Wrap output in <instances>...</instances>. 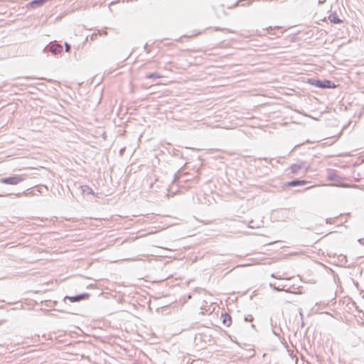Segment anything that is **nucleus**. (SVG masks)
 <instances>
[{
	"label": "nucleus",
	"instance_id": "obj_20",
	"mask_svg": "<svg viewBox=\"0 0 364 364\" xmlns=\"http://www.w3.org/2000/svg\"><path fill=\"white\" fill-rule=\"evenodd\" d=\"M65 50L66 53H70L71 49V46L68 42H65Z\"/></svg>",
	"mask_w": 364,
	"mask_h": 364
},
{
	"label": "nucleus",
	"instance_id": "obj_5",
	"mask_svg": "<svg viewBox=\"0 0 364 364\" xmlns=\"http://www.w3.org/2000/svg\"><path fill=\"white\" fill-rule=\"evenodd\" d=\"M308 183V181L306 180H301L299 178L294 179L291 181L287 182L285 186L287 187H296L299 186H304Z\"/></svg>",
	"mask_w": 364,
	"mask_h": 364
},
{
	"label": "nucleus",
	"instance_id": "obj_25",
	"mask_svg": "<svg viewBox=\"0 0 364 364\" xmlns=\"http://www.w3.org/2000/svg\"><path fill=\"white\" fill-rule=\"evenodd\" d=\"M336 220V218H326V223H332L333 222H334L335 220Z\"/></svg>",
	"mask_w": 364,
	"mask_h": 364
},
{
	"label": "nucleus",
	"instance_id": "obj_15",
	"mask_svg": "<svg viewBox=\"0 0 364 364\" xmlns=\"http://www.w3.org/2000/svg\"><path fill=\"white\" fill-rule=\"evenodd\" d=\"M280 28H281L279 26H274V27L269 26L268 28H266V30L268 31L269 34L272 35V36H277V37H279V35H277L275 33H273L272 31L274 29L279 30Z\"/></svg>",
	"mask_w": 364,
	"mask_h": 364
},
{
	"label": "nucleus",
	"instance_id": "obj_2",
	"mask_svg": "<svg viewBox=\"0 0 364 364\" xmlns=\"http://www.w3.org/2000/svg\"><path fill=\"white\" fill-rule=\"evenodd\" d=\"M43 53H50L53 55H57L63 52V46L55 41L49 43L43 50Z\"/></svg>",
	"mask_w": 364,
	"mask_h": 364
},
{
	"label": "nucleus",
	"instance_id": "obj_22",
	"mask_svg": "<svg viewBox=\"0 0 364 364\" xmlns=\"http://www.w3.org/2000/svg\"><path fill=\"white\" fill-rule=\"evenodd\" d=\"M253 319H254V318L252 315H248V316L244 317L245 321H252Z\"/></svg>",
	"mask_w": 364,
	"mask_h": 364
},
{
	"label": "nucleus",
	"instance_id": "obj_24",
	"mask_svg": "<svg viewBox=\"0 0 364 364\" xmlns=\"http://www.w3.org/2000/svg\"><path fill=\"white\" fill-rule=\"evenodd\" d=\"M97 33H93L90 35V40L91 41H95V39H97Z\"/></svg>",
	"mask_w": 364,
	"mask_h": 364
},
{
	"label": "nucleus",
	"instance_id": "obj_19",
	"mask_svg": "<svg viewBox=\"0 0 364 364\" xmlns=\"http://www.w3.org/2000/svg\"><path fill=\"white\" fill-rule=\"evenodd\" d=\"M272 332L274 335L279 336L280 333L282 332V328L280 326H277V328H273Z\"/></svg>",
	"mask_w": 364,
	"mask_h": 364
},
{
	"label": "nucleus",
	"instance_id": "obj_31",
	"mask_svg": "<svg viewBox=\"0 0 364 364\" xmlns=\"http://www.w3.org/2000/svg\"><path fill=\"white\" fill-rule=\"evenodd\" d=\"M325 1H326V0H323V1H322V0H318V4H323Z\"/></svg>",
	"mask_w": 364,
	"mask_h": 364
},
{
	"label": "nucleus",
	"instance_id": "obj_17",
	"mask_svg": "<svg viewBox=\"0 0 364 364\" xmlns=\"http://www.w3.org/2000/svg\"><path fill=\"white\" fill-rule=\"evenodd\" d=\"M214 31H227L228 33H233V31L231 29L226 28H221V27H218V26L215 27Z\"/></svg>",
	"mask_w": 364,
	"mask_h": 364
},
{
	"label": "nucleus",
	"instance_id": "obj_11",
	"mask_svg": "<svg viewBox=\"0 0 364 364\" xmlns=\"http://www.w3.org/2000/svg\"><path fill=\"white\" fill-rule=\"evenodd\" d=\"M340 177L334 171L328 173V179L331 181H338Z\"/></svg>",
	"mask_w": 364,
	"mask_h": 364
},
{
	"label": "nucleus",
	"instance_id": "obj_6",
	"mask_svg": "<svg viewBox=\"0 0 364 364\" xmlns=\"http://www.w3.org/2000/svg\"><path fill=\"white\" fill-rule=\"evenodd\" d=\"M338 262L340 263V265L343 267H350L351 265L348 264V259L346 255H339L338 256Z\"/></svg>",
	"mask_w": 364,
	"mask_h": 364
},
{
	"label": "nucleus",
	"instance_id": "obj_32",
	"mask_svg": "<svg viewBox=\"0 0 364 364\" xmlns=\"http://www.w3.org/2000/svg\"><path fill=\"white\" fill-rule=\"evenodd\" d=\"M271 277L277 279H280L279 277H275L274 274H272Z\"/></svg>",
	"mask_w": 364,
	"mask_h": 364
},
{
	"label": "nucleus",
	"instance_id": "obj_30",
	"mask_svg": "<svg viewBox=\"0 0 364 364\" xmlns=\"http://www.w3.org/2000/svg\"><path fill=\"white\" fill-rule=\"evenodd\" d=\"M358 241H359L361 244L364 245V238H363V239H360Z\"/></svg>",
	"mask_w": 364,
	"mask_h": 364
},
{
	"label": "nucleus",
	"instance_id": "obj_3",
	"mask_svg": "<svg viewBox=\"0 0 364 364\" xmlns=\"http://www.w3.org/2000/svg\"><path fill=\"white\" fill-rule=\"evenodd\" d=\"M23 181V178L20 175H13L0 178V183L8 185H16Z\"/></svg>",
	"mask_w": 364,
	"mask_h": 364
},
{
	"label": "nucleus",
	"instance_id": "obj_16",
	"mask_svg": "<svg viewBox=\"0 0 364 364\" xmlns=\"http://www.w3.org/2000/svg\"><path fill=\"white\" fill-rule=\"evenodd\" d=\"M299 164L301 166V170L304 169V172H306L310 168V165L306 161H302V162L299 163Z\"/></svg>",
	"mask_w": 364,
	"mask_h": 364
},
{
	"label": "nucleus",
	"instance_id": "obj_9",
	"mask_svg": "<svg viewBox=\"0 0 364 364\" xmlns=\"http://www.w3.org/2000/svg\"><path fill=\"white\" fill-rule=\"evenodd\" d=\"M146 79L156 80L162 77V75L159 73H146L144 77Z\"/></svg>",
	"mask_w": 364,
	"mask_h": 364
},
{
	"label": "nucleus",
	"instance_id": "obj_18",
	"mask_svg": "<svg viewBox=\"0 0 364 364\" xmlns=\"http://www.w3.org/2000/svg\"><path fill=\"white\" fill-rule=\"evenodd\" d=\"M259 227H260V225L259 224L255 223L253 220H250L249 222V228H250L254 229V228H258Z\"/></svg>",
	"mask_w": 364,
	"mask_h": 364
},
{
	"label": "nucleus",
	"instance_id": "obj_8",
	"mask_svg": "<svg viewBox=\"0 0 364 364\" xmlns=\"http://www.w3.org/2000/svg\"><path fill=\"white\" fill-rule=\"evenodd\" d=\"M223 323L229 327L232 323V318L231 316L228 313L222 314Z\"/></svg>",
	"mask_w": 364,
	"mask_h": 364
},
{
	"label": "nucleus",
	"instance_id": "obj_12",
	"mask_svg": "<svg viewBox=\"0 0 364 364\" xmlns=\"http://www.w3.org/2000/svg\"><path fill=\"white\" fill-rule=\"evenodd\" d=\"M290 169L292 174H296L301 170V166L299 164H294L290 166Z\"/></svg>",
	"mask_w": 364,
	"mask_h": 364
},
{
	"label": "nucleus",
	"instance_id": "obj_1",
	"mask_svg": "<svg viewBox=\"0 0 364 364\" xmlns=\"http://www.w3.org/2000/svg\"><path fill=\"white\" fill-rule=\"evenodd\" d=\"M308 82L311 85H314L316 87L323 89L336 88V87H338V85H336L333 81L326 79L318 80L310 78L308 80Z\"/></svg>",
	"mask_w": 364,
	"mask_h": 364
},
{
	"label": "nucleus",
	"instance_id": "obj_34",
	"mask_svg": "<svg viewBox=\"0 0 364 364\" xmlns=\"http://www.w3.org/2000/svg\"><path fill=\"white\" fill-rule=\"evenodd\" d=\"M252 328H254L255 327V325L254 324H252L251 325Z\"/></svg>",
	"mask_w": 364,
	"mask_h": 364
},
{
	"label": "nucleus",
	"instance_id": "obj_13",
	"mask_svg": "<svg viewBox=\"0 0 364 364\" xmlns=\"http://www.w3.org/2000/svg\"><path fill=\"white\" fill-rule=\"evenodd\" d=\"M181 175L180 173V170H178L173 176V178L172 180V184L177 183L180 181Z\"/></svg>",
	"mask_w": 364,
	"mask_h": 364
},
{
	"label": "nucleus",
	"instance_id": "obj_23",
	"mask_svg": "<svg viewBox=\"0 0 364 364\" xmlns=\"http://www.w3.org/2000/svg\"><path fill=\"white\" fill-rule=\"evenodd\" d=\"M97 34L100 36H107V32L105 30H99Z\"/></svg>",
	"mask_w": 364,
	"mask_h": 364
},
{
	"label": "nucleus",
	"instance_id": "obj_27",
	"mask_svg": "<svg viewBox=\"0 0 364 364\" xmlns=\"http://www.w3.org/2000/svg\"><path fill=\"white\" fill-rule=\"evenodd\" d=\"M144 50L147 53H149L150 52V50L148 48V44L146 43L144 46Z\"/></svg>",
	"mask_w": 364,
	"mask_h": 364
},
{
	"label": "nucleus",
	"instance_id": "obj_10",
	"mask_svg": "<svg viewBox=\"0 0 364 364\" xmlns=\"http://www.w3.org/2000/svg\"><path fill=\"white\" fill-rule=\"evenodd\" d=\"M82 192L88 195H95V192L91 187L87 185H83L80 186Z\"/></svg>",
	"mask_w": 364,
	"mask_h": 364
},
{
	"label": "nucleus",
	"instance_id": "obj_28",
	"mask_svg": "<svg viewBox=\"0 0 364 364\" xmlns=\"http://www.w3.org/2000/svg\"><path fill=\"white\" fill-rule=\"evenodd\" d=\"M269 286H270V287H271V288H272L274 290L277 291V287L275 284L270 283V284H269Z\"/></svg>",
	"mask_w": 364,
	"mask_h": 364
},
{
	"label": "nucleus",
	"instance_id": "obj_21",
	"mask_svg": "<svg viewBox=\"0 0 364 364\" xmlns=\"http://www.w3.org/2000/svg\"><path fill=\"white\" fill-rule=\"evenodd\" d=\"M270 325L272 329L277 327V321H274L273 318H270Z\"/></svg>",
	"mask_w": 364,
	"mask_h": 364
},
{
	"label": "nucleus",
	"instance_id": "obj_26",
	"mask_svg": "<svg viewBox=\"0 0 364 364\" xmlns=\"http://www.w3.org/2000/svg\"><path fill=\"white\" fill-rule=\"evenodd\" d=\"M283 290H284V285H279V286H277V291H283Z\"/></svg>",
	"mask_w": 364,
	"mask_h": 364
},
{
	"label": "nucleus",
	"instance_id": "obj_4",
	"mask_svg": "<svg viewBox=\"0 0 364 364\" xmlns=\"http://www.w3.org/2000/svg\"><path fill=\"white\" fill-rule=\"evenodd\" d=\"M90 296L88 293H81L74 296H65L64 300L68 299L71 303L78 302L81 300L87 299Z\"/></svg>",
	"mask_w": 364,
	"mask_h": 364
},
{
	"label": "nucleus",
	"instance_id": "obj_7",
	"mask_svg": "<svg viewBox=\"0 0 364 364\" xmlns=\"http://www.w3.org/2000/svg\"><path fill=\"white\" fill-rule=\"evenodd\" d=\"M328 19L331 23L335 24L341 23L343 22V21L338 17V14L335 11L330 14Z\"/></svg>",
	"mask_w": 364,
	"mask_h": 364
},
{
	"label": "nucleus",
	"instance_id": "obj_33",
	"mask_svg": "<svg viewBox=\"0 0 364 364\" xmlns=\"http://www.w3.org/2000/svg\"><path fill=\"white\" fill-rule=\"evenodd\" d=\"M146 66H147V65H146V64H144V65H142V67H141V68H146Z\"/></svg>",
	"mask_w": 364,
	"mask_h": 364
},
{
	"label": "nucleus",
	"instance_id": "obj_14",
	"mask_svg": "<svg viewBox=\"0 0 364 364\" xmlns=\"http://www.w3.org/2000/svg\"><path fill=\"white\" fill-rule=\"evenodd\" d=\"M22 195H26L25 192L23 193H1L0 194V197H5V196H15L17 198L21 197Z\"/></svg>",
	"mask_w": 364,
	"mask_h": 364
},
{
	"label": "nucleus",
	"instance_id": "obj_29",
	"mask_svg": "<svg viewBox=\"0 0 364 364\" xmlns=\"http://www.w3.org/2000/svg\"><path fill=\"white\" fill-rule=\"evenodd\" d=\"M300 144H297V145H295L294 147L291 150V151L289 152V154L294 151V150L297 148L298 146H299Z\"/></svg>",
	"mask_w": 364,
	"mask_h": 364
}]
</instances>
